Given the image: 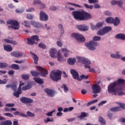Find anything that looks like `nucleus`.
<instances>
[{
    "mask_svg": "<svg viewBox=\"0 0 125 125\" xmlns=\"http://www.w3.org/2000/svg\"><path fill=\"white\" fill-rule=\"evenodd\" d=\"M125 83V80L119 79L117 81L110 83L107 87L108 93L118 96L125 95V92L121 91L122 88L120 86V84H124Z\"/></svg>",
    "mask_w": 125,
    "mask_h": 125,
    "instance_id": "nucleus-1",
    "label": "nucleus"
},
{
    "mask_svg": "<svg viewBox=\"0 0 125 125\" xmlns=\"http://www.w3.org/2000/svg\"><path fill=\"white\" fill-rule=\"evenodd\" d=\"M72 15L75 20H79L80 21H84L92 18V16L90 14L84 11H73L72 12Z\"/></svg>",
    "mask_w": 125,
    "mask_h": 125,
    "instance_id": "nucleus-2",
    "label": "nucleus"
},
{
    "mask_svg": "<svg viewBox=\"0 0 125 125\" xmlns=\"http://www.w3.org/2000/svg\"><path fill=\"white\" fill-rule=\"evenodd\" d=\"M101 40V37L100 36H94L93 38V41H91L89 43L85 44L86 46L90 49V50H95L96 49V46H97V42H98Z\"/></svg>",
    "mask_w": 125,
    "mask_h": 125,
    "instance_id": "nucleus-3",
    "label": "nucleus"
},
{
    "mask_svg": "<svg viewBox=\"0 0 125 125\" xmlns=\"http://www.w3.org/2000/svg\"><path fill=\"white\" fill-rule=\"evenodd\" d=\"M36 68L38 70H39L40 72L37 71H31V74L33 77H38L41 75V77H46V75H48V71L47 70L41 67V66H36Z\"/></svg>",
    "mask_w": 125,
    "mask_h": 125,
    "instance_id": "nucleus-4",
    "label": "nucleus"
},
{
    "mask_svg": "<svg viewBox=\"0 0 125 125\" xmlns=\"http://www.w3.org/2000/svg\"><path fill=\"white\" fill-rule=\"evenodd\" d=\"M6 24L11 25L8 26V30H10V28L14 29V30H19V22L16 20H9L6 21Z\"/></svg>",
    "mask_w": 125,
    "mask_h": 125,
    "instance_id": "nucleus-5",
    "label": "nucleus"
},
{
    "mask_svg": "<svg viewBox=\"0 0 125 125\" xmlns=\"http://www.w3.org/2000/svg\"><path fill=\"white\" fill-rule=\"evenodd\" d=\"M61 74L62 72L60 70H57V72L52 71L50 73V79L54 82H57L59 80H61Z\"/></svg>",
    "mask_w": 125,
    "mask_h": 125,
    "instance_id": "nucleus-6",
    "label": "nucleus"
},
{
    "mask_svg": "<svg viewBox=\"0 0 125 125\" xmlns=\"http://www.w3.org/2000/svg\"><path fill=\"white\" fill-rule=\"evenodd\" d=\"M40 41V38L38 35H33L30 38L27 39V43L30 45H33V44H38V42H39Z\"/></svg>",
    "mask_w": 125,
    "mask_h": 125,
    "instance_id": "nucleus-7",
    "label": "nucleus"
},
{
    "mask_svg": "<svg viewBox=\"0 0 125 125\" xmlns=\"http://www.w3.org/2000/svg\"><path fill=\"white\" fill-rule=\"evenodd\" d=\"M105 21L107 23H113L114 26H118L120 23V20L118 17H116L115 19L111 17H108L106 19Z\"/></svg>",
    "mask_w": 125,
    "mask_h": 125,
    "instance_id": "nucleus-8",
    "label": "nucleus"
},
{
    "mask_svg": "<svg viewBox=\"0 0 125 125\" xmlns=\"http://www.w3.org/2000/svg\"><path fill=\"white\" fill-rule=\"evenodd\" d=\"M71 37L75 38L78 42H83L85 41V38H84L83 35L79 33H73L71 35Z\"/></svg>",
    "mask_w": 125,
    "mask_h": 125,
    "instance_id": "nucleus-9",
    "label": "nucleus"
},
{
    "mask_svg": "<svg viewBox=\"0 0 125 125\" xmlns=\"http://www.w3.org/2000/svg\"><path fill=\"white\" fill-rule=\"evenodd\" d=\"M11 56H13L14 57H16V58H21V57H23V56H25V55L23 53H22L21 51H14L11 53Z\"/></svg>",
    "mask_w": 125,
    "mask_h": 125,
    "instance_id": "nucleus-10",
    "label": "nucleus"
},
{
    "mask_svg": "<svg viewBox=\"0 0 125 125\" xmlns=\"http://www.w3.org/2000/svg\"><path fill=\"white\" fill-rule=\"evenodd\" d=\"M93 93L95 94L99 93L101 91V87L98 84H94L92 86Z\"/></svg>",
    "mask_w": 125,
    "mask_h": 125,
    "instance_id": "nucleus-11",
    "label": "nucleus"
},
{
    "mask_svg": "<svg viewBox=\"0 0 125 125\" xmlns=\"http://www.w3.org/2000/svg\"><path fill=\"white\" fill-rule=\"evenodd\" d=\"M70 73L75 80H77V81H79V82L82 81V79L79 78V73L77 72L76 70L71 69L70 70Z\"/></svg>",
    "mask_w": 125,
    "mask_h": 125,
    "instance_id": "nucleus-12",
    "label": "nucleus"
},
{
    "mask_svg": "<svg viewBox=\"0 0 125 125\" xmlns=\"http://www.w3.org/2000/svg\"><path fill=\"white\" fill-rule=\"evenodd\" d=\"M30 23L33 27L37 28V29H40V28H42V27H43L42 24L38 22L35 21H31Z\"/></svg>",
    "mask_w": 125,
    "mask_h": 125,
    "instance_id": "nucleus-13",
    "label": "nucleus"
},
{
    "mask_svg": "<svg viewBox=\"0 0 125 125\" xmlns=\"http://www.w3.org/2000/svg\"><path fill=\"white\" fill-rule=\"evenodd\" d=\"M20 101L22 102V103H24L25 104L33 103V102H34V100L33 99L25 97H22L20 99Z\"/></svg>",
    "mask_w": 125,
    "mask_h": 125,
    "instance_id": "nucleus-14",
    "label": "nucleus"
},
{
    "mask_svg": "<svg viewBox=\"0 0 125 125\" xmlns=\"http://www.w3.org/2000/svg\"><path fill=\"white\" fill-rule=\"evenodd\" d=\"M77 59L78 62H81V63H83V64H91V63L90 61L86 58L78 57H77Z\"/></svg>",
    "mask_w": 125,
    "mask_h": 125,
    "instance_id": "nucleus-15",
    "label": "nucleus"
},
{
    "mask_svg": "<svg viewBox=\"0 0 125 125\" xmlns=\"http://www.w3.org/2000/svg\"><path fill=\"white\" fill-rule=\"evenodd\" d=\"M40 20L41 21H47L48 20V16L45 13L41 11L40 12Z\"/></svg>",
    "mask_w": 125,
    "mask_h": 125,
    "instance_id": "nucleus-16",
    "label": "nucleus"
},
{
    "mask_svg": "<svg viewBox=\"0 0 125 125\" xmlns=\"http://www.w3.org/2000/svg\"><path fill=\"white\" fill-rule=\"evenodd\" d=\"M44 91L48 96H49L50 97H53L55 95V92L52 89L46 88L44 89Z\"/></svg>",
    "mask_w": 125,
    "mask_h": 125,
    "instance_id": "nucleus-17",
    "label": "nucleus"
},
{
    "mask_svg": "<svg viewBox=\"0 0 125 125\" xmlns=\"http://www.w3.org/2000/svg\"><path fill=\"white\" fill-rule=\"evenodd\" d=\"M77 29H79L80 31L83 32H85L88 30V26L85 25H80L77 26Z\"/></svg>",
    "mask_w": 125,
    "mask_h": 125,
    "instance_id": "nucleus-18",
    "label": "nucleus"
},
{
    "mask_svg": "<svg viewBox=\"0 0 125 125\" xmlns=\"http://www.w3.org/2000/svg\"><path fill=\"white\" fill-rule=\"evenodd\" d=\"M111 3L112 5H116V4H117V5L119 7H123V2L121 1H117V0H112L111 2Z\"/></svg>",
    "mask_w": 125,
    "mask_h": 125,
    "instance_id": "nucleus-19",
    "label": "nucleus"
},
{
    "mask_svg": "<svg viewBox=\"0 0 125 125\" xmlns=\"http://www.w3.org/2000/svg\"><path fill=\"white\" fill-rule=\"evenodd\" d=\"M89 114L87 113L82 112L81 113L80 116H77L78 119H80V120H83V118H86V117H88Z\"/></svg>",
    "mask_w": 125,
    "mask_h": 125,
    "instance_id": "nucleus-20",
    "label": "nucleus"
},
{
    "mask_svg": "<svg viewBox=\"0 0 125 125\" xmlns=\"http://www.w3.org/2000/svg\"><path fill=\"white\" fill-rule=\"evenodd\" d=\"M116 39L118 40H122V41H125V35L123 33H120L116 35Z\"/></svg>",
    "mask_w": 125,
    "mask_h": 125,
    "instance_id": "nucleus-21",
    "label": "nucleus"
},
{
    "mask_svg": "<svg viewBox=\"0 0 125 125\" xmlns=\"http://www.w3.org/2000/svg\"><path fill=\"white\" fill-rule=\"evenodd\" d=\"M104 24V23L103 22H98L96 24V26H92L91 29L92 30H95V29L97 28H100V27H102Z\"/></svg>",
    "mask_w": 125,
    "mask_h": 125,
    "instance_id": "nucleus-22",
    "label": "nucleus"
},
{
    "mask_svg": "<svg viewBox=\"0 0 125 125\" xmlns=\"http://www.w3.org/2000/svg\"><path fill=\"white\" fill-rule=\"evenodd\" d=\"M30 54H32L33 55V59L34 60V63L36 65L38 64V61H39V57H38V56L36 55V54L33 53V52H30Z\"/></svg>",
    "mask_w": 125,
    "mask_h": 125,
    "instance_id": "nucleus-23",
    "label": "nucleus"
},
{
    "mask_svg": "<svg viewBox=\"0 0 125 125\" xmlns=\"http://www.w3.org/2000/svg\"><path fill=\"white\" fill-rule=\"evenodd\" d=\"M55 54H56V50L55 48H52L50 50V55L52 58L55 57Z\"/></svg>",
    "mask_w": 125,
    "mask_h": 125,
    "instance_id": "nucleus-24",
    "label": "nucleus"
},
{
    "mask_svg": "<svg viewBox=\"0 0 125 125\" xmlns=\"http://www.w3.org/2000/svg\"><path fill=\"white\" fill-rule=\"evenodd\" d=\"M4 49L7 52H10L12 51V48L11 47V45H4Z\"/></svg>",
    "mask_w": 125,
    "mask_h": 125,
    "instance_id": "nucleus-25",
    "label": "nucleus"
},
{
    "mask_svg": "<svg viewBox=\"0 0 125 125\" xmlns=\"http://www.w3.org/2000/svg\"><path fill=\"white\" fill-rule=\"evenodd\" d=\"M34 80L36 83H39L40 84H42L43 83V80L40 78L35 77Z\"/></svg>",
    "mask_w": 125,
    "mask_h": 125,
    "instance_id": "nucleus-26",
    "label": "nucleus"
},
{
    "mask_svg": "<svg viewBox=\"0 0 125 125\" xmlns=\"http://www.w3.org/2000/svg\"><path fill=\"white\" fill-rule=\"evenodd\" d=\"M111 57L112 58H116L117 59H119V58H121V55L119 54V52H116V54H111Z\"/></svg>",
    "mask_w": 125,
    "mask_h": 125,
    "instance_id": "nucleus-27",
    "label": "nucleus"
},
{
    "mask_svg": "<svg viewBox=\"0 0 125 125\" xmlns=\"http://www.w3.org/2000/svg\"><path fill=\"white\" fill-rule=\"evenodd\" d=\"M61 50L62 52H65L64 54V57H67V56L69 55V50H68L67 48H62Z\"/></svg>",
    "mask_w": 125,
    "mask_h": 125,
    "instance_id": "nucleus-28",
    "label": "nucleus"
},
{
    "mask_svg": "<svg viewBox=\"0 0 125 125\" xmlns=\"http://www.w3.org/2000/svg\"><path fill=\"white\" fill-rule=\"evenodd\" d=\"M0 125H12V122L10 120H6L1 123Z\"/></svg>",
    "mask_w": 125,
    "mask_h": 125,
    "instance_id": "nucleus-29",
    "label": "nucleus"
},
{
    "mask_svg": "<svg viewBox=\"0 0 125 125\" xmlns=\"http://www.w3.org/2000/svg\"><path fill=\"white\" fill-rule=\"evenodd\" d=\"M67 62L70 65H74L76 63V59L69 58L67 60Z\"/></svg>",
    "mask_w": 125,
    "mask_h": 125,
    "instance_id": "nucleus-30",
    "label": "nucleus"
},
{
    "mask_svg": "<svg viewBox=\"0 0 125 125\" xmlns=\"http://www.w3.org/2000/svg\"><path fill=\"white\" fill-rule=\"evenodd\" d=\"M22 93V91L19 89H18V90L17 92H15L13 93L14 96H15V97H17V98H19L20 94H21Z\"/></svg>",
    "mask_w": 125,
    "mask_h": 125,
    "instance_id": "nucleus-31",
    "label": "nucleus"
},
{
    "mask_svg": "<svg viewBox=\"0 0 125 125\" xmlns=\"http://www.w3.org/2000/svg\"><path fill=\"white\" fill-rule=\"evenodd\" d=\"M121 110H122V108H121V107H120V106L113 107V108H110V110L111 112H118L119 111H121Z\"/></svg>",
    "mask_w": 125,
    "mask_h": 125,
    "instance_id": "nucleus-32",
    "label": "nucleus"
},
{
    "mask_svg": "<svg viewBox=\"0 0 125 125\" xmlns=\"http://www.w3.org/2000/svg\"><path fill=\"white\" fill-rule=\"evenodd\" d=\"M14 115L15 116H21V117H26V114L22 113V112H19V111H15V112H13Z\"/></svg>",
    "mask_w": 125,
    "mask_h": 125,
    "instance_id": "nucleus-33",
    "label": "nucleus"
},
{
    "mask_svg": "<svg viewBox=\"0 0 125 125\" xmlns=\"http://www.w3.org/2000/svg\"><path fill=\"white\" fill-rule=\"evenodd\" d=\"M99 121L100 123H101V125H106V121H105V120L102 118V117L100 116L99 117Z\"/></svg>",
    "mask_w": 125,
    "mask_h": 125,
    "instance_id": "nucleus-34",
    "label": "nucleus"
},
{
    "mask_svg": "<svg viewBox=\"0 0 125 125\" xmlns=\"http://www.w3.org/2000/svg\"><path fill=\"white\" fill-rule=\"evenodd\" d=\"M104 30V31L105 34H107V33H109L111 30H112V27L110 26H106L103 28Z\"/></svg>",
    "mask_w": 125,
    "mask_h": 125,
    "instance_id": "nucleus-35",
    "label": "nucleus"
},
{
    "mask_svg": "<svg viewBox=\"0 0 125 125\" xmlns=\"http://www.w3.org/2000/svg\"><path fill=\"white\" fill-rule=\"evenodd\" d=\"M11 67L13 70H20V69L19 65L17 64H12Z\"/></svg>",
    "mask_w": 125,
    "mask_h": 125,
    "instance_id": "nucleus-36",
    "label": "nucleus"
},
{
    "mask_svg": "<svg viewBox=\"0 0 125 125\" xmlns=\"http://www.w3.org/2000/svg\"><path fill=\"white\" fill-rule=\"evenodd\" d=\"M12 90H14V91H16V90L17 89V83H13L11 84V87Z\"/></svg>",
    "mask_w": 125,
    "mask_h": 125,
    "instance_id": "nucleus-37",
    "label": "nucleus"
},
{
    "mask_svg": "<svg viewBox=\"0 0 125 125\" xmlns=\"http://www.w3.org/2000/svg\"><path fill=\"white\" fill-rule=\"evenodd\" d=\"M24 118H27L28 117H35L34 113L31 112L30 111H27L26 112V115L25 114V116H23Z\"/></svg>",
    "mask_w": 125,
    "mask_h": 125,
    "instance_id": "nucleus-38",
    "label": "nucleus"
},
{
    "mask_svg": "<svg viewBox=\"0 0 125 125\" xmlns=\"http://www.w3.org/2000/svg\"><path fill=\"white\" fill-rule=\"evenodd\" d=\"M22 25H24L25 27H27V28H29V27L31 26L30 22L27 21H22Z\"/></svg>",
    "mask_w": 125,
    "mask_h": 125,
    "instance_id": "nucleus-39",
    "label": "nucleus"
},
{
    "mask_svg": "<svg viewBox=\"0 0 125 125\" xmlns=\"http://www.w3.org/2000/svg\"><path fill=\"white\" fill-rule=\"evenodd\" d=\"M98 36H103L105 33V31H104V29L103 28L102 29L99 30L97 33Z\"/></svg>",
    "mask_w": 125,
    "mask_h": 125,
    "instance_id": "nucleus-40",
    "label": "nucleus"
},
{
    "mask_svg": "<svg viewBox=\"0 0 125 125\" xmlns=\"http://www.w3.org/2000/svg\"><path fill=\"white\" fill-rule=\"evenodd\" d=\"M83 6H84V7H85V8H86L87 9H93V5H89L86 3H84Z\"/></svg>",
    "mask_w": 125,
    "mask_h": 125,
    "instance_id": "nucleus-41",
    "label": "nucleus"
},
{
    "mask_svg": "<svg viewBox=\"0 0 125 125\" xmlns=\"http://www.w3.org/2000/svg\"><path fill=\"white\" fill-rule=\"evenodd\" d=\"M62 58H63L61 56V53L60 52H58L57 54V59L58 61H59L60 62L62 61Z\"/></svg>",
    "mask_w": 125,
    "mask_h": 125,
    "instance_id": "nucleus-42",
    "label": "nucleus"
},
{
    "mask_svg": "<svg viewBox=\"0 0 125 125\" xmlns=\"http://www.w3.org/2000/svg\"><path fill=\"white\" fill-rule=\"evenodd\" d=\"M8 65L5 62H0V68L2 69V68H6Z\"/></svg>",
    "mask_w": 125,
    "mask_h": 125,
    "instance_id": "nucleus-43",
    "label": "nucleus"
},
{
    "mask_svg": "<svg viewBox=\"0 0 125 125\" xmlns=\"http://www.w3.org/2000/svg\"><path fill=\"white\" fill-rule=\"evenodd\" d=\"M68 4H71V5H73V6H76V7H79V8H83V6H82L81 5H79L78 4L71 3V2H68Z\"/></svg>",
    "mask_w": 125,
    "mask_h": 125,
    "instance_id": "nucleus-44",
    "label": "nucleus"
},
{
    "mask_svg": "<svg viewBox=\"0 0 125 125\" xmlns=\"http://www.w3.org/2000/svg\"><path fill=\"white\" fill-rule=\"evenodd\" d=\"M58 28L60 29L62 34L64 32V28H63V25L61 24L58 25Z\"/></svg>",
    "mask_w": 125,
    "mask_h": 125,
    "instance_id": "nucleus-45",
    "label": "nucleus"
},
{
    "mask_svg": "<svg viewBox=\"0 0 125 125\" xmlns=\"http://www.w3.org/2000/svg\"><path fill=\"white\" fill-rule=\"evenodd\" d=\"M31 87L32 86H31L30 85H27L22 87V90H27L28 89H30Z\"/></svg>",
    "mask_w": 125,
    "mask_h": 125,
    "instance_id": "nucleus-46",
    "label": "nucleus"
},
{
    "mask_svg": "<svg viewBox=\"0 0 125 125\" xmlns=\"http://www.w3.org/2000/svg\"><path fill=\"white\" fill-rule=\"evenodd\" d=\"M98 102V100H94L93 101H92L87 104V106L88 107V106H90V105H92V104H94V103H96V102Z\"/></svg>",
    "mask_w": 125,
    "mask_h": 125,
    "instance_id": "nucleus-47",
    "label": "nucleus"
},
{
    "mask_svg": "<svg viewBox=\"0 0 125 125\" xmlns=\"http://www.w3.org/2000/svg\"><path fill=\"white\" fill-rule=\"evenodd\" d=\"M15 12H16L17 13L20 14L21 13H23V12H24V8H22V9H17L15 10Z\"/></svg>",
    "mask_w": 125,
    "mask_h": 125,
    "instance_id": "nucleus-48",
    "label": "nucleus"
},
{
    "mask_svg": "<svg viewBox=\"0 0 125 125\" xmlns=\"http://www.w3.org/2000/svg\"><path fill=\"white\" fill-rule=\"evenodd\" d=\"M26 18L29 20H33V19H34V16L31 14H27L26 15Z\"/></svg>",
    "mask_w": 125,
    "mask_h": 125,
    "instance_id": "nucleus-49",
    "label": "nucleus"
},
{
    "mask_svg": "<svg viewBox=\"0 0 125 125\" xmlns=\"http://www.w3.org/2000/svg\"><path fill=\"white\" fill-rule=\"evenodd\" d=\"M44 122L45 124H47V123H49V122H54V119H53V118L50 119L49 117H47L46 120H44Z\"/></svg>",
    "mask_w": 125,
    "mask_h": 125,
    "instance_id": "nucleus-50",
    "label": "nucleus"
},
{
    "mask_svg": "<svg viewBox=\"0 0 125 125\" xmlns=\"http://www.w3.org/2000/svg\"><path fill=\"white\" fill-rule=\"evenodd\" d=\"M21 78L23 80H29L30 77L28 74L22 75Z\"/></svg>",
    "mask_w": 125,
    "mask_h": 125,
    "instance_id": "nucleus-51",
    "label": "nucleus"
},
{
    "mask_svg": "<svg viewBox=\"0 0 125 125\" xmlns=\"http://www.w3.org/2000/svg\"><path fill=\"white\" fill-rule=\"evenodd\" d=\"M38 46L39 47H40L41 48H43V49H44L46 48V46H45V45L44 44H43V43L42 42L38 44Z\"/></svg>",
    "mask_w": 125,
    "mask_h": 125,
    "instance_id": "nucleus-52",
    "label": "nucleus"
},
{
    "mask_svg": "<svg viewBox=\"0 0 125 125\" xmlns=\"http://www.w3.org/2000/svg\"><path fill=\"white\" fill-rule=\"evenodd\" d=\"M62 88H64V92H67V91H69V89L67 87V86H66V84H63L62 86Z\"/></svg>",
    "mask_w": 125,
    "mask_h": 125,
    "instance_id": "nucleus-53",
    "label": "nucleus"
},
{
    "mask_svg": "<svg viewBox=\"0 0 125 125\" xmlns=\"http://www.w3.org/2000/svg\"><path fill=\"white\" fill-rule=\"evenodd\" d=\"M7 83V80L6 79H4L3 80H0V84H5Z\"/></svg>",
    "mask_w": 125,
    "mask_h": 125,
    "instance_id": "nucleus-54",
    "label": "nucleus"
},
{
    "mask_svg": "<svg viewBox=\"0 0 125 125\" xmlns=\"http://www.w3.org/2000/svg\"><path fill=\"white\" fill-rule=\"evenodd\" d=\"M89 3H98V0H88Z\"/></svg>",
    "mask_w": 125,
    "mask_h": 125,
    "instance_id": "nucleus-55",
    "label": "nucleus"
},
{
    "mask_svg": "<svg viewBox=\"0 0 125 125\" xmlns=\"http://www.w3.org/2000/svg\"><path fill=\"white\" fill-rule=\"evenodd\" d=\"M3 115L4 116H6V117H9L10 118H13V114L10 113H4Z\"/></svg>",
    "mask_w": 125,
    "mask_h": 125,
    "instance_id": "nucleus-56",
    "label": "nucleus"
},
{
    "mask_svg": "<svg viewBox=\"0 0 125 125\" xmlns=\"http://www.w3.org/2000/svg\"><path fill=\"white\" fill-rule=\"evenodd\" d=\"M42 3V1L39 0H35L33 1V4L35 5L36 4H41Z\"/></svg>",
    "mask_w": 125,
    "mask_h": 125,
    "instance_id": "nucleus-57",
    "label": "nucleus"
},
{
    "mask_svg": "<svg viewBox=\"0 0 125 125\" xmlns=\"http://www.w3.org/2000/svg\"><path fill=\"white\" fill-rule=\"evenodd\" d=\"M26 12H33L35 11V9L33 7L28 8L26 10Z\"/></svg>",
    "mask_w": 125,
    "mask_h": 125,
    "instance_id": "nucleus-58",
    "label": "nucleus"
},
{
    "mask_svg": "<svg viewBox=\"0 0 125 125\" xmlns=\"http://www.w3.org/2000/svg\"><path fill=\"white\" fill-rule=\"evenodd\" d=\"M81 81L82 80H83V79L84 80H87V79H88V76H85L84 75H82L81 76Z\"/></svg>",
    "mask_w": 125,
    "mask_h": 125,
    "instance_id": "nucleus-59",
    "label": "nucleus"
},
{
    "mask_svg": "<svg viewBox=\"0 0 125 125\" xmlns=\"http://www.w3.org/2000/svg\"><path fill=\"white\" fill-rule=\"evenodd\" d=\"M6 107H9V108H11L12 107H14L15 106V104H6Z\"/></svg>",
    "mask_w": 125,
    "mask_h": 125,
    "instance_id": "nucleus-60",
    "label": "nucleus"
},
{
    "mask_svg": "<svg viewBox=\"0 0 125 125\" xmlns=\"http://www.w3.org/2000/svg\"><path fill=\"white\" fill-rule=\"evenodd\" d=\"M54 112H55V110H54L51 112H48L47 113H46V116H47L48 117H50L52 116V114H53Z\"/></svg>",
    "mask_w": 125,
    "mask_h": 125,
    "instance_id": "nucleus-61",
    "label": "nucleus"
},
{
    "mask_svg": "<svg viewBox=\"0 0 125 125\" xmlns=\"http://www.w3.org/2000/svg\"><path fill=\"white\" fill-rule=\"evenodd\" d=\"M26 61L25 60H22L21 61H15V63H18V64H21V63H24Z\"/></svg>",
    "mask_w": 125,
    "mask_h": 125,
    "instance_id": "nucleus-62",
    "label": "nucleus"
},
{
    "mask_svg": "<svg viewBox=\"0 0 125 125\" xmlns=\"http://www.w3.org/2000/svg\"><path fill=\"white\" fill-rule=\"evenodd\" d=\"M118 104L119 105V106H120L121 108H122V109H125V104L119 103Z\"/></svg>",
    "mask_w": 125,
    "mask_h": 125,
    "instance_id": "nucleus-63",
    "label": "nucleus"
},
{
    "mask_svg": "<svg viewBox=\"0 0 125 125\" xmlns=\"http://www.w3.org/2000/svg\"><path fill=\"white\" fill-rule=\"evenodd\" d=\"M50 10H52V11H54L56 9V7L55 6H51L49 8Z\"/></svg>",
    "mask_w": 125,
    "mask_h": 125,
    "instance_id": "nucleus-64",
    "label": "nucleus"
}]
</instances>
